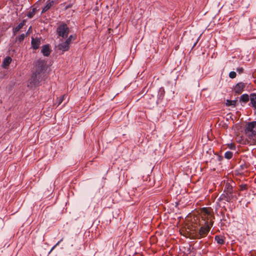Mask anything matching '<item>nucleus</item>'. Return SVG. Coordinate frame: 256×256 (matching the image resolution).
<instances>
[{
  "label": "nucleus",
  "instance_id": "obj_1",
  "mask_svg": "<svg viewBox=\"0 0 256 256\" xmlns=\"http://www.w3.org/2000/svg\"><path fill=\"white\" fill-rule=\"evenodd\" d=\"M34 64L36 72L32 76L30 80V84L28 85L31 88L38 86L42 80L46 62L43 60H38L35 62Z\"/></svg>",
  "mask_w": 256,
  "mask_h": 256
},
{
  "label": "nucleus",
  "instance_id": "obj_2",
  "mask_svg": "<svg viewBox=\"0 0 256 256\" xmlns=\"http://www.w3.org/2000/svg\"><path fill=\"white\" fill-rule=\"evenodd\" d=\"M245 133L248 137L256 135V121L248 122L245 127Z\"/></svg>",
  "mask_w": 256,
  "mask_h": 256
},
{
  "label": "nucleus",
  "instance_id": "obj_3",
  "mask_svg": "<svg viewBox=\"0 0 256 256\" xmlns=\"http://www.w3.org/2000/svg\"><path fill=\"white\" fill-rule=\"evenodd\" d=\"M57 33L59 36H61L64 38H66L69 33V28L66 24H60L56 30Z\"/></svg>",
  "mask_w": 256,
  "mask_h": 256
},
{
  "label": "nucleus",
  "instance_id": "obj_4",
  "mask_svg": "<svg viewBox=\"0 0 256 256\" xmlns=\"http://www.w3.org/2000/svg\"><path fill=\"white\" fill-rule=\"evenodd\" d=\"M206 226H202L197 234H196V237L198 238H201L205 237L210 229V226L208 225V222H206Z\"/></svg>",
  "mask_w": 256,
  "mask_h": 256
},
{
  "label": "nucleus",
  "instance_id": "obj_5",
  "mask_svg": "<svg viewBox=\"0 0 256 256\" xmlns=\"http://www.w3.org/2000/svg\"><path fill=\"white\" fill-rule=\"evenodd\" d=\"M246 87V84L244 82H240L238 83L234 88V91L235 93L240 94L243 92Z\"/></svg>",
  "mask_w": 256,
  "mask_h": 256
},
{
  "label": "nucleus",
  "instance_id": "obj_6",
  "mask_svg": "<svg viewBox=\"0 0 256 256\" xmlns=\"http://www.w3.org/2000/svg\"><path fill=\"white\" fill-rule=\"evenodd\" d=\"M70 44L66 40L64 42H63L60 44H59L57 48L58 50H62V52L68 51L70 48Z\"/></svg>",
  "mask_w": 256,
  "mask_h": 256
},
{
  "label": "nucleus",
  "instance_id": "obj_7",
  "mask_svg": "<svg viewBox=\"0 0 256 256\" xmlns=\"http://www.w3.org/2000/svg\"><path fill=\"white\" fill-rule=\"evenodd\" d=\"M225 189H226V194H227V200H230L232 197V187L229 184H226L225 186ZM226 191V190H224V192Z\"/></svg>",
  "mask_w": 256,
  "mask_h": 256
},
{
  "label": "nucleus",
  "instance_id": "obj_8",
  "mask_svg": "<svg viewBox=\"0 0 256 256\" xmlns=\"http://www.w3.org/2000/svg\"><path fill=\"white\" fill-rule=\"evenodd\" d=\"M254 110H256V94L253 93L250 94V104Z\"/></svg>",
  "mask_w": 256,
  "mask_h": 256
},
{
  "label": "nucleus",
  "instance_id": "obj_9",
  "mask_svg": "<svg viewBox=\"0 0 256 256\" xmlns=\"http://www.w3.org/2000/svg\"><path fill=\"white\" fill-rule=\"evenodd\" d=\"M40 44V38H32V48L36 50L39 47Z\"/></svg>",
  "mask_w": 256,
  "mask_h": 256
},
{
  "label": "nucleus",
  "instance_id": "obj_10",
  "mask_svg": "<svg viewBox=\"0 0 256 256\" xmlns=\"http://www.w3.org/2000/svg\"><path fill=\"white\" fill-rule=\"evenodd\" d=\"M41 52L44 56H48L50 53V49L49 46H44L42 48Z\"/></svg>",
  "mask_w": 256,
  "mask_h": 256
},
{
  "label": "nucleus",
  "instance_id": "obj_11",
  "mask_svg": "<svg viewBox=\"0 0 256 256\" xmlns=\"http://www.w3.org/2000/svg\"><path fill=\"white\" fill-rule=\"evenodd\" d=\"M224 237L223 236L217 235L214 237V240L216 242L220 245L224 244L225 242Z\"/></svg>",
  "mask_w": 256,
  "mask_h": 256
},
{
  "label": "nucleus",
  "instance_id": "obj_12",
  "mask_svg": "<svg viewBox=\"0 0 256 256\" xmlns=\"http://www.w3.org/2000/svg\"><path fill=\"white\" fill-rule=\"evenodd\" d=\"M240 102H242L244 104L248 102L250 100V96H249L248 94H243L240 97Z\"/></svg>",
  "mask_w": 256,
  "mask_h": 256
},
{
  "label": "nucleus",
  "instance_id": "obj_13",
  "mask_svg": "<svg viewBox=\"0 0 256 256\" xmlns=\"http://www.w3.org/2000/svg\"><path fill=\"white\" fill-rule=\"evenodd\" d=\"M12 62V58L8 56L5 58L2 62V66L4 68H6L7 66H9L10 63Z\"/></svg>",
  "mask_w": 256,
  "mask_h": 256
},
{
  "label": "nucleus",
  "instance_id": "obj_14",
  "mask_svg": "<svg viewBox=\"0 0 256 256\" xmlns=\"http://www.w3.org/2000/svg\"><path fill=\"white\" fill-rule=\"evenodd\" d=\"M54 3L53 0H50L47 2L46 6L44 8L42 12H45L48 10L50 7L52 6Z\"/></svg>",
  "mask_w": 256,
  "mask_h": 256
},
{
  "label": "nucleus",
  "instance_id": "obj_15",
  "mask_svg": "<svg viewBox=\"0 0 256 256\" xmlns=\"http://www.w3.org/2000/svg\"><path fill=\"white\" fill-rule=\"evenodd\" d=\"M24 22H22L20 23L16 28L14 29V33L18 32L24 26Z\"/></svg>",
  "mask_w": 256,
  "mask_h": 256
},
{
  "label": "nucleus",
  "instance_id": "obj_16",
  "mask_svg": "<svg viewBox=\"0 0 256 256\" xmlns=\"http://www.w3.org/2000/svg\"><path fill=\"white\" fill-rule=\"evenodd\" d=\"M236 100H226V105L227 106H231L232 107H234L236 105Z\"/></svg>",
  "mask_w": 256,
  "mask_h": 256
},
{
  "label": "nucleus",
  "instance_id": "obj_17",
  "mask_svg": "<svg viewBox=\"0 0 256 256\" xmlns=\"http://www.w3.org/2000/svg\"><path fill=\"white\" fill-rule=\"evenodd\" d=\"M233 156V154L232 152L230 151L226 152L224 154V157L226 159H230Z\"/></svg>",
  "mask_w": 256,
  "mask_h": 256
},
{
  "label": "nucleus",
  "instance_id": "obj_18",
  "mask_svg": "<svg viewBox=\"0 0 256 256\" xmlns=\"http://www.w3.org/2000/svg\"><path fill=\"white\" fill-rule=\"evenodd\" d=\"M76 38V36L73 35H70L68 38L66 40L70 44L72 40H74Z\"/></svg>",
  "mask_w": 256,
  "mask_h": 256
},
{
  "label": "nucleus",
  "instance_id": "obj_19",
  "mask_svg": "<svg viewBox=\"0 0 256 256\" xmlns=\"http://www.w3.org/2000/svg\"><path fill=\"white\" fill-rule=\"evenodd\" d=\"M65 97H66V96L63 95L60 98H58V100H57L58 106H59L60 104H61L62 103V102L64 101Z\"/></svg>",
  "mask_w": 256,
  "mask_h": 256
},
{
  "label": "nucleus",
  "instance_id": "obj_20",
  "mask_svg": "<svg viewBox=\"0 0 256 256\" xmlns=\"http://www.w3.org/2000/svg\"><path fill=\"white\" fill-rule=\"evenodd\" d=\"M34 13H35V12H34V9H32V10L28 14H27V16L28 18H32L34 16Z\"/></svg>",
  "mask_w": 256,
  "mask_h": 256
},
{
  "label": "nucleus",
  "instance_id": "obj_21",
  "mask_svg": "<svg viewBox=\"0 0 256 256\" xmlns=\"http://www.w3.org/2000/svg\"><path fill=\"white\" fill-rule=\"evenodd\" d=\"M26 36V34H21L19 36L18 38V40L19 42H22L24 39V38Z\"/></svg>",
  "mask_w": 256,
  "mask_h": 256
},
{
  "label": "nucleus",
  "instance_id": "obj_22",
  "mask_svg": "<svg viewBox=\"0 0 256 256\" xmlns=\"http://www.w3.org/2000/svg\"><path fill=\"white\" fill-rule=\"evenodd\" d=\"M236 74L235 72H234V71H232V72H230L229 74V76L231 78H234L236 77Z\"/></svg>",
  "mask_w": 256,
  "mask_h": 256
},
{
  "label": "nucleus",
  "instance_id": "obj_23",
  "mask_svg": "<svg viewBox=\"0 0 256 256\" xmlns=\"http://www.w3.org/2000/svg\"><path fill=\"white\" fill-rule=\"evenodd\" d=\"M63 240V238H62L60 240H59L50 250V252L52 250H53L55 248L58 246L60 242H62Z\"/></svg>",
  "mask_w": 256,
  "mask_h": 256
},
{
  "label": "nucleus",
  "instance_id": "obj_24",
  "mask_svg": "<svg viewBox=\"0 0 256 256\" xmlns=\"http://www.w3.org/2000/svg\"><path fill=\"white\" fill-rule=\"evenodd\" d=\"M204 214L205 216H206V215L208 216H211V214H210V212L208 211V210H206V208H204Z\"/></svg>",
  "mask_w": 256,
  "mask_h": 256
},
{
  "label": "nucleus",
  "instance_id": "obj_25",
  "mask_svg": "<svg viewBox=\"0 0 256 256\" xmlns=\"http://www.w3.org/2000/svg\"><path fill=\"white\" fill-rule=\"evenodd\" d=\"M236 72L238 73V74H242V72H243V70H244V69L242 68V67H239V68H238L236 69Z\"/></svg>",
  "mask_w": 256,
  "mask_h": 256
},
{
  "label": "nucleus",
  "instance_id": "obj_26",
  "mask_svg": "<svg viewBox=\"0 0 256 256\" xmlns=\"http://www.w3.org/2000/svg\"><path fill=\"white\" fill-rule=\"evenodd\" d=\"M246 189V184H241L240 186V190H244Z\"/></svg>",
  "mask_w": 256,
  "mask_h": 256
},
{
  "label": "nucleus",
  "instance_id": "obj_27",
  "mask_svg": "<svg viewBox=\"0 0 256 256\" xmlns=\"http://www.w3.org/2000/svg\"><path fill=\"white\" fill-rule=\"evenodd\" d=\"M31 29H32V27L30 26L28 30L27 31L26 33V36L29 34L30 32V30H31Z\"/></svg>",
  "mask_w": 256,
  "mask_h": 256
},
{
  "label": "nucleus",
  "instance_id": "obj_28",
  "mask_svg": "<svg viewBox=\"0 0 256 256\" xmlns=\"http://www.w3.org/2000/svg\"><path fill=\"white\" fill-rule=\"evenodd\" d=\"M234 148H235V146H232V144H231L230 148L234 149Z\"/></svg>",
  "mask_w": 256,
  "mask_h": 256
},
{
  "label": "nucleus",
  "instance_id": "obj_29",
  "mask_svg": "<svg viewBox=\"0 0 256 256\" xmlns=\"http://www.w3.org/2000/svg\"><path fill=\"white\" fill-rule=\"evenodd\" d=\"M160 92H164V89L163 88H161L160 89Z\"/></svg>",
  "mask_w": 256,
  "mask_h": 256
}]
</instances>
